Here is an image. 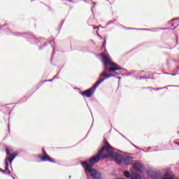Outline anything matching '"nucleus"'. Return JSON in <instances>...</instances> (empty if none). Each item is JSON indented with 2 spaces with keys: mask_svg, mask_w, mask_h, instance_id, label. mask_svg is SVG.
<instances>
[{
  "mask_svg": "<svg viewBox=\"0 0 179 179\" xmlns=\"http://www.w3.org/2000/svg\"><path fill=\"white\" fill-rule=\"evenodd\" d=\"M106 146L103 147V150H105V154L107 157H112L117 164H122L124 157L122 155L114 151L113 147L108 144V142L105 141Z\"/></svg>",
  "mask_w": 179,
  "mask_h": 179,
  "instance_id": "obj_1",
  "label": "nucleus"
},
{
  "mask_svg": "<svg viewBox=\"0 0 179 179\" xmlns=\"http://www.w3.org/2000/svg\"><path fill=\"white\" fill-rule=\"evenodd\" d=\"M102 61L105 65L104 66L105 71L102 72V73L101 74V77L107 78V76L108 75V74H106L107 72L108 73H111V72H113V73H115V71H121V70L125 71V69H122L120 67L109 68L108 66H118V64L115 63H113V62H111V60H110L108 57H107L106 56L103 57Z\"/></svg>",
  "mask_w": 179,
  "mask_h": 179,
  "instance_id": "obj_2",
  "label": "nucleus"
},
{
  "mask_svg": "<svg viewBox=\"0 0 179 179\" xmlns=\"http://www.w3.org/2000/svg\"><path fill=\"white\" fill-rule=\"evenodd\" d=\"M82 166L84 167L87 174V173L94 179H103L101 178V173L96 169H92V166L86 162H82Z\"/></svg>",
  "mask_w": 179,
  "mask_h": 179,
  "instance_id": "obj_3",
  "label": "nucleus"
},
{
  "mask_svg": "<svg viewBox=\"0 0 179 179\" xmlns=\"http://www.w3.org/2000/svg\"><path fill=\"white\" fill-rule=\"evenodd\" d=\"M101 159H107V155H106V150H103V148L101 150H99L96 155V156H94L89 159L90 166H92L93 164H96V163H99Z\"/></svg>",
  "mask_w": 179,
  "mask_h": 179,
  "instance_id": "obj_4",
  "label": "nucleus"
},
{
  "mask_svg": "<svg viewBox=\"0 0 179 179\" xmlns=\"http://www.w3.org/2000/svg\"><path fill=\"white\" fill-rule=\"evenodd\" d=\"M94 86H96V84H94L92 88L83 92H82L83 96H85V97H88V98L92 97V95L93 94V93H94V92L96 91V89H97V87H94Z\"/></svg>",
  "mask_w": 179,
  "mask_h": 179,
  "instance_id": "obj_5",
  "label": "nucleus"
},
{
  "mask_svg": "<svg viewBox=\"0 0 179 179\" xmlns=\"http://www.w3.org/2000/svg\"><path fill=\"white\" fill-rule=\"evenodd\" d=\"M15 155H9L7 159H6V166H5V170L8 171L9 170V163L12 164V162H13V159H15Z\"/></svg>",
  "mask_w": 179,
  "mask_h": 179,
  "instance_id": "obj_6",
  "label": "nucleus"
},
{
  "mask_svg": "<svg viewBox=\"0 0 179 179\" xmlns=\"http://www.w3.org/2000/svg\"><path fill=\"white\" fill-rule=\"evenodd\" d=\"M113 76H115V75L114 74H108L107 77L103 78L101 80H99L98 81H96V83H95V86L94 87H98V86L102 83L104 82V80H106V79H108V78H113Z\"/></svg>",
  "mask_w": 179,
  "mask_h": 179,
  "instance_id": "obj_7",
  "label": "nucleus"
},
{
  "mask_svg": "<svg viewBox=\"0 0 179 179\" xmlns=\"http://www.w3.org/2000/svg\"><path fill=\"white\" fill-rule=\"evenodd\" d=\"M151 177L153 179H159L160 177H162V173L157 171L152 172Z\"/></svg>",
  "mask_w": 179,
  "mask_h": 179,
  "instance_id": "obj_8",
  "label": "nucleus"
},
{
  "mask_svg": "<svg viewBox=\"0 0 179 179\" xmlns=\"http://www.w3.org/2000/svg\"><path fill=\"white\" fill-rule=\"evenodd\" d=\"M133 169L135 170V171H141V169H142V165L139 163H135L133 165Z\"/></svg>",
  "mask_w": 179,
  "mask_h": 179,
  "instance_id": "obj_9",
  "label": "nucleus"
},
{
  "mask_svg": "<svg viewBox=\"0 0 179 179\" xmlns=\"http://www.w3.org/2000/svg\"><path fill=\"white\" fill-rule=\"evenodd\" d=\"M131 160H132V157L129 156H127L124 158L123 157V162H124V163H126L127 166H129V164H131Z\"/></svg>",
  "mask_w": 179,
  "mask_h": 179,
  "instance_id": "obj_10",
  "label": "nucleus"
},
{
  "mask_svg": "<svg viewBox=\"0 0 179 179\" xmlns=\"http://www.w3.org/2000/svg\"><path fill=\"white\" fill-rule=\"evenodd\" d=\"M162 179H174V176L170 174V173L166 172Z\"/></svg>",
  "mask_w": 179,
  "mask_h": 179,
  "instance_id": "obj_11",
  "label": "nucleus"
},
{
  "mask_svg": "<svg viewBox=\"0 0 179 179\" xmlns=\"http://www.w3.org/2000/svg\"><path fill=\"white\" fill-rule=\"evenodd\" d=\"M41 160H43V162H54L52 160H51V159L50 158V157H48V155H45V156H41Z\"/></svg>",
  "mask_w": 179,
  "mask_h": 179,
  "instance_id": "obj_12",
  "label": "nucleus"
},
{
  "mask_svg": "<svg viewBox=\"0 0 179 179\" xmlns=\"http://www.w3.org/2000/svg\"><path fill=\"white\" fill-rule=\"evenodd\" d=\"M124 177H126L127 178H131V179H132V176H134V175H132L131 176V173H129V171H125L124 172ZM131 176V177H130Z\"/></svg>",
  "mask_w": 179,
  "mask_h": 179,
  "instance_id": "obj_13",
  "label": "nucleus"
},
{
  "mask_svg": "<svg viewBox=\"0 0 179 179\" xmlns=\"http://www.w3.org/2000/svg\"><path fill=\"white\" fill-rule=\"evenodd\" d=\"M131 179H142V176L138 173H134L131 176Z\"/></svg>",
  "mask_w": 179,
  "mask_h": 179,
  "instance_id": "obj_14",
  "label": "nucleus"
},
{
  "mask_svg": "<svg viewBox=\"0 0 179 179\" xmlns=\"http://www.w3.org/2000/svg\"><path fill=\"white\" fill-rule=\"evenodd\" d=\"M6 155H8V156H9V155H11L10 154V152H12V150H10V149H9V148H6Z\"/></svg>",
  "mask_w": 179,
  "mask_h": 179,
  "instance_id": "obj_15",
  "label": "nucleus"
},
{
  "mask_svg": "<svg viewBox=\"0 0 179 179\" xmlns=\"http://www.w3.org/2000/svg\"><path fill=\"white\" fill-rule=\"evenodd\" d=\"M52 43H54V41H52L49 43L46 42V43H44V47H47V45H49V44H52Z\"/></svg>",
  "mask_w": 179,
  "mask_h": 179,
  "instance_id": "obj_16",
  "label": "nucleus"
},
{
  "mask_svg": "<svg viewBox=\"0 0 179 179\" xmlns=\"http://www.w3.org/2000/svg\"><path fill=\"white\" fill-rule=\"evenodd\" d=\"M150 89H152V90H162V89H164V87H159V88L153 89V88L151 87H150Z\"/></svg>",
  "mask_w": 179,
  "mask_h": 179,
  "instance_id": "obj_17",
  "label": "nucleus"
},
{
  "mask_svg": "<svg viewBox=\"0 0 179 179\" xmlns=\"http://www.w3.org/2000/svg\"><path fill=\"white\" fill-rule=\"evenodd\" d=\"M0 171L1 173H3V174H6V171L3 170L2 169L0 168Z\"/></svg>",
  "mask_w": 179,
  "mask_h": 179,
  "instance_id": "obj_18",
  "label": "nucleus"
},
{
  "mask_svg": "<svg viewBox=\"0 0 179 179\" xmlns=\"http://www.w3.org/2000/svg\"><path fill=\"white\" fill-rule=\"evenodd\" d=\"M43 153L45 156H47V152H45V150H43Z\"/></svg>",
  "mask_w": 179,
  "mask_h": 179,
  "instance_id": "obj_19",
  "label": "nucleus"
},
{
  "mask_svg": "<svg viewBox=\"0 0 179 179\" xmlns=\"http://www.w3.org/2000/svg\"><path fill=\"white\" fill-rule=\"evenodd\" d=\"M102 47H106V39L104 41V43L103 44Z\"/></svg>",
  "mask_w": 179,
  "mask_h": 179,
  "instance_id": "obj_20",
  "label": "nucleus"
},
{
  "mask_svg": "<svg viewBox=\"0 0 179 179\" xmlns=\"http://www.w3.org/2000/svg\"><path fill=\"white\" fill-rule=\"evenodd\" d=\"M55 54V49H54V48H53L52 55H54Z\"/></svg>",
  "mask_w": 179,
  "mask_h": 179,
  "instance_id": "obj_21",
  "label": "nucleus"
},
{
  "mask_svg": "<svg viewBox=\"0 0 179 179\" xmlns=\"http://www.w3.org/2000/svg\"><path fill=\"white\" fill-rule=\"evenodd\" d=\"M171 75L172 76H176V73H171Z\"/></svg>",
  "mask_w": 179,
  "mask_h": 179,
  "instance_id": "obj_22",
  "label": "nucleus"
},
{
  "mask_svg": "<svg viewBox=\"0 0 179 179\" xmlns=\"http://www.w3.org/2000/svg\"><path fill=\"white\" fill-rule=\"evenodd\" d=\"M129 30H134V28H127Z\"/></svg>",
  "mask_w": 179,
  "mask_h": 179,
  "instance_id": "obj_23",
  "label": "nucleus"
},
{
  "mask_svg": "<svg viewBox=\"0 0 179 179\" xmlns=\"http://www.w3.org/2000/svg\"><path fill=\"white\" fill-rule=\"evenodd\" d=\"M93 29L94 30H96V29H97V27H94Z\"/></svg>",
  "mask_w": 179,
  "mask_h": 179,
  "instance_id": "obj_24",
  "label": "nucleus"
},
{
  "mask_svg": "<svg viewBox=\"0 0 179 179\" xmlns=\"http://www.w3.org/2000/svg\"><path fill=\"white\" fill-rule=\"evenodd\" d=\"M48 82H52V80H48Z\"/></svg>",
  "mask_w": 179,
  "mask_h": 179,
  "instance_id": "obj_25",
  "label": "nucleus"
},
{
  "mask_svg": "<svg viewBox=\"0 0 179 179\" xmlns=\"http://www.w3.org/2000/svg\"><path fill=\"white\" fill-rule=\"evenodd\" d=\"M57 76H55L54 79H57Z\"/></svg>",
  "mask_w": 179,
  "mask_h": 179,
  "instance_id": "obj_26",
  "label": "nucleus"
},
{
  "mask_svg": "<svg viewBox=\"0 0 179 179\" xmlns=\"http://www.w3.org/2000/svg\"><path fill=\"white\" fill-rule=\"evenodd\" d=\"M15 36H19V33H17V34H15Z\"/></svg>",
  "mask_w": 179,
  "mask_h": 179,
  "instance_id": "obj_27",
  "label": "nucleus"
},
{
  "mask_svg": "<svg viewBox=\"0 0 179 179\" xmlns=\"http://www.w3.org/2000/svg\"><path fill=\"white\" fill-rule=\"evenodd\" d=\"M67 1H69V2H72V0H67Z\"/></svg>",
  "mask_w": 179,
  "mask_h": 179,
  "instance_id": "obj_28",
  "label": "nucleus"
},
{
  "mask_svg": "<svg viewBox=\"0 0 179 179\" xmlns=\"http://www.w3.org/2000/svg\"><path fill=\"white\" fill-rule=\"evenodd\" d=\"M143 30H149V29H143Z\"/></svg>",
  "mask_w": 179,
  "mask_h": 179,
  "instance_id": "obj_29",
  "label": "nucleus"
},
{
  "mask_svg": "<svg viewBox=\"0 0 179 179\" xmlns=\"http://www.w3.org/2000/svg\"><path fill=\"white\" fill-rule=\"evenodd\" d=\"M8 174H10V171H8Z\"/></svg>",
  "mask_w": 179,
  "mask_h": 179,
  "instance_id": "obj_30",
  "label": "nucleus"
},
{
  "mask_svg": "<svg viewBox=\"0 0 179 179\" xmlns=\"http://www.w3.org/2000/svg\"><path fill=\"white\" fill-rule=\"evenodd\" d=\"M137 30H141V29H137Z\"/></svg>",
  "mask_w": 179,
  "mask_h": 179,
  "instance_id": "obj_31",
  "label": "nucleus"
},
{
  "mask_svg": "<svg viewBox=\"0 0 179 179\" xmlns=\"http://www.w3.org/2000/svg\"><path fill=\"white\" fill-rule=\"evenodd\" d=\"M109 23H113L112 22H109Z\"/></svg>",
  "mask_w": 179,
  "mask_h": 179,
  "instance_id": "obj_32",
  "label": "nucleus"
},
{
  "mask_svg": "<svg viewBox=\"0 0 179 179\" xmlns=\"http://www.w3.org/2000/svg\"><path fill=\"white\" fill-rule=\"evenodd\" d=\"M178 134H179V131H178Z\"/></svg>",
  "mask_w": 179,
  "mask_h": 179,
  "instance_id": "obj_33",
  "label": "nucleus"
},
{
  "mask_svg": "<svg viewBox=\"0 0 179 179\" xmlns=\"http://www.w3.org/2000/svg\"><path fill=\"white\" fill-rule=\"evenodd\" d=\"M69 178H71V176H69Z\"/></svg>",
  "mask_w": 179,
  "mask_h": 179,
  "instance_id": "obj_34",
  "label": "nucleus"
}]
</instances>
